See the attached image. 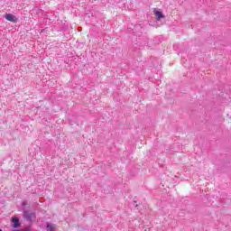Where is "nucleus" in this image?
I'll use <instances>...</instances> for the list:
<instances>
[{
	"mask_svg": "<svg viewBox=\"0 0 231 231\" xmlns=\"http://www.w3.org/2000/svg\"><path fill=\"white\" fill-rule=\"evenodd\" d=\"M23 216L27 221H32V219H35V213H30L28 211H24Z\"/></svg>",
	"mask_w": 231,
	"mask_h": 231,
	"instance_id": "nucleus-1",
	"label": "nucleus"
},
{
	"mask_svg": "<svg viewBox=\"0 0 231 231\" xmlns=\"http://www.w3.org/2000/svg\"><path fill=\"white\" fill-rule=\"evenodd\" d=\"M6 21H10V23H17V17L12 14H5Z\"/></svg>",
	"mask_w": 231,
	"mask_h": 231,
	"instance_id": "nucleus-2",
	"label": "nucleus"
},
{
	"mask_svg": "<svg viewBox=\"0 0 231 231\" xmlns=\"http://www.w3.org/2000/svg\"><path fill=\"white\" fill-rule=\"evenodd\" d=\"M153 14L155 15V19L157 21H160V19H163L165 16L163 15V13H162L161 11H158V10H154L153 11Z\"/></svg>",
	"mask_w": 231,
	"mask_h": 231,
	"instance_id": "nucleus-3",
	"label": "nucleus"
},
{
	"mask_svg": "<svg viewBox=\"0 0 231 231\" xmlns=\"http://www.w3.org/2000/svg\"><path fill=\"white\" fill-rule=\"evenodd\" d=\"M12 222L14 223L13 225L14 228H19V226H21V224L19 223V218L13 217Z\"/></svg>",
	"mask_w": 231,
	"mask_h": 231,
	"instance_id": "nucleus-4",
	"label": "nucleus"
},
{
	"mask_svg": "<svg viewBox=\"0 0 231 231\" xmlns=\"http://www.w3.org/2000/svg\"><path fill=\"white\" fill-rule=\"evenodd\" d=\"M55 230V225L47 224V231H54Z\"/></svg>",
	"mask_w": 231,
	"mask_h": 231,
	"instance_id": "nucleus-5",
	"label": "nucleus"
},
{
	"mask_svg": "<svg viewBox=\"0 0 231 231\" xmlns=\"http://www.w3.org/2000/svg\"><path fill=\"white\" fill-rule=\"evenodd\" d=\"M22 205H23V206L26 205V202L23 201V202L22 203Z\"/></svg>",
	"mask_w": 231,
	"mask_h": 231,
	"instance_id": "nucleus-6",
	"label": "nucleus"
},
{
	"mask_svg": "<svg viewBox=\"0 0 231 231\" xmlns=\"http://www.w3.org/2000/svg\"><path fill=\"white\" fill-rule=\"evenodd\" d=\"M0 231H3V230L0 229Z\"/></svg>",
	"mask_w": 231,
	"mask_h": 231,
	"instance_id": "nucleus-7",
	"label": "nucleus"
}]
</instances>
